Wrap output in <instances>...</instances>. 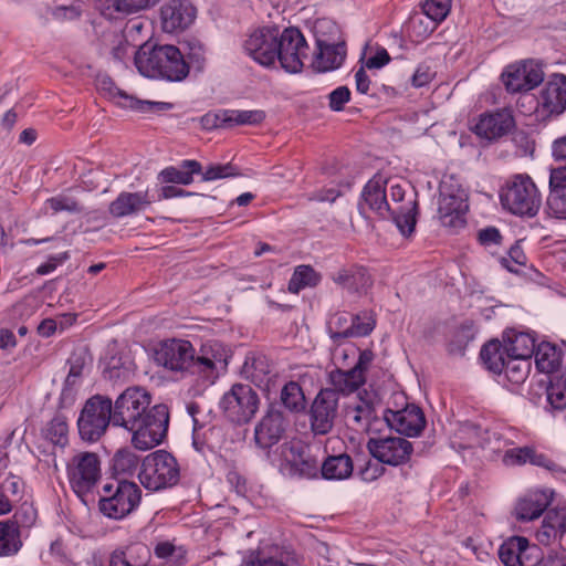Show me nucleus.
I'll return each instance as SVG.
<instances>
[{
	"mask_svg": "<svg viewBox=\"0 0 566 566\" xmlns=\"http://www.w3.org/2000/svg\"><path fill=\"white\" fill-rule=\"evenodd\" d=\"M150 403V395L139 387L127 388L112 402L113 426L130 432L133 446L143 451L160 444L169 424L168 407Z\"/></svg>",
	"mask_w": 566,
	"mask_h": 566,
	"instance_id": "1",
	"label": "nucleus"
},
{
	"mask_svg": "<svg viewBox=\"0 0 566 566\" xmlns=\"http://www.w3.org/2000/svg\"><path fill=\"white\" fill-rule=\"evenodd\" d=\"M134 61L138 72L150 78L179 82L189 74V65L175 45L144 44L135 53Z\"/></svg>",
	"mask_w": 566,
	"mask_h": 566,
	"instance_id": "2",
	"label": "nucleus"
},
{
	"mask_svg": "<svg viewBox=\"0 0 566 566\" xmlns=\"http://www.w3.org/2000/svg\"><path fill=\"white\" fill-rule=\"evenodd\" d=\"M142 500V490L130 481L122 480L103 485L98 501L99 512L111 520L119 521L133 513Z\"/></svg>",
	"mask_w": 566,
	"mask_h": 566,
	"instance_id": "3",
	"label": "nucleus"
},
{
	"mask_svg": "<svg viewBox=\"0 0 566 566\" xmlns=\"http://www.w3.org/2000/svg\"><path fill=\"white\" fill-rule=\"evenodd\" d=\"M138 478L147 490L159 491L178 483L180 468L171 453L157 450L145 457Z\"/></svg>",
	"mask_w": 566,
	"mask_h": 566,
	"instance_id": "4",
	"label": "nucleus"
},
{
	"mask_svg": "<svg viewBox=\"0 0 566 566\" xmlns=\"http://www.w3.org/2000/svg\"><path fill=\"white\" fill-rule=\"evenodd\" d=\"M501 200L504 208L521 217L536 216L542 203L541 193L527 175L514 176L509 181Z\"/></svg>",
	"mask_w": 566,
	"mask_h": 566,
	"instance_id": "5",
	"label": "nucleus"
},
{
	"mask_svg": "<svg viewBox=\"0 0 566 566\" xmlns=\"http://www.w3.org/2000/svg\"><path fill=\"white\" fill-rule=\"evenodd\" d=\"M66 473L72 490L78 496H85L102 478L101 457L95 452L78 451L67 461Z\"/></svg>",
	"mask_w": 566,
	"mask_h": 566,
	"instance_id": "6",
	"label": "nucleus"
},
{
	"mask_svg": "<svg viewBox=\"0 0 566 566\" xmlns=\"http://www.w3.org/2000/svg\"><path fill=\"white\" fill-rule=\"evenodd\" d=\"M113 424L112 400L96 395L84 405L77 420L78 433L84 441L95 442Z\"/></svg>",
	"mask_w": 566,
	"mask_h": 566,
	"instance_id": "7",
	"label": "nucleus"
},
{
	"mask_svg": "<svg viewBox=\"0 0 566 566\" xmlns=\"http://www.w3.org/2000/svg\"><path fill=\"white\" fill-rule=\"evenodd\" d=\"M468 195L453 178L443 179L439 187L438 216L441 224L447 228H461L465 224Z\"/></svg>",
	"mask_w": 566,
	"mask_h": 566,
	"instance_id": "8",
	"label": "nucleus"
},
{
	"mask_svg": "<svg viewBox=\"0 0 566 566\" xmlns=\"http://www.w3.org/2000/svg\"><path fill=\"white\" fill-rule=\"evenodd\" d=\"M259 407V395L245 384L232 385L220 400V408L226 418L238 424L248 423L255 416Z\"/></svg>",
	"mask_w": 566,
	"mask_h": 566,
	"instance_id": "9",
	"label": "nucleus"
},
{
	"mask_svg": "<svg viewBox=\"0 0 566 566\" xmlns=\"http://www.w3.org/2000/svg\"><path fill=\"white\" fill-rule=\"evenodd\" d=\"M390 199L394 203L389 217H392L402 235H410L416 227L417 193L407 182L389 180Z\"/></svg>",
	"mask_w": 566,
	"mask_h": 566,
	"instance_id": "10",
	"label": "nucleus"
},
{
	"mask_svg": "<svg viewBox=\"0 0 566 566\" xmlns=\"http://www.w3.org/2000/svg\"><path fill=\"white\" fill-rule=\"evenodd\" d=\"M281 470L292 476L313 478L317 475L319 462L311 455L310 448L298 440L285 442L279 448Z\"/></svg>",
	"mask_w": 566,
	"mask_h": 566,
	"instance_id": "11",
	"label": "nucleus"
},
{
	"mask_svg": "<svg viewBox=\"0 0 566 566\" xmlns=\"http://www.w3.org/2000/svg\"><path fill=\"white\" fill-rule=\"evenodd\" d=\"M276 48V60L280 61L282 69L289 73L302 71L308 46L298 29L287 28L283 32L279 31Z\"/></svg>",
	"mask_w": 566,
	"mask_h": 566,
	"instance_id": "12",
	"label": "nucleus"
},
{
	"mask_svg": "<svg viewBox=\"0 0 566 566\" xmlns=\"http://www.w3.org/2000/svg\"><path fill=\"white\" fill-rule=\"evenodd\" d=\"M367 449L376 460L392 467L406 464L413 452L412 443L402 437L370 438Z\"/></svg>",
	"mask_w": 566,
	"mask_h": 566,
	"instance_id": "13",
	"label": "nucleus"
},
{
	"mask_svg": "<svg viewBox=\"0 0 566 566\" xmlns=\"http://www.w3.org/2000/svg\"><path fill=\"white\" fill-rule=\"evenodd\" d=\"M155 360L170 370L195 374V349L188 340L163 342L155 352Z\"/></svg>",
	"mask_w": 566,
	"mask_h": 566,
	"instance_id": "14",
	"label": "nucleus"
},
{
	"mask_svg": "<svg viewBox=\"0 0 566 566\" xmlns=\"http://www.w3.org/2000/svg\"><path fill=\"white\" fill-rule=\"evenodd\" d=\"M338 413V395L329 388L322 389L310 409V424L314 434L332 431Z\"/></svg>",
	"mask_w": 566,
	"mask_h": 566,
	"instance_id": "15",
	"label": "nucleus"
},
{
	"mask_svg": "<svg viewBox=\"0 0 566 566\" xmlns=\"http://www.w3.org/2000/svg\"><path fill=\"white\" fill-rule=\"evenodd\" d=\"M277 28H261L249 34L243 42V50L253 61L269 67L276 61Z\"/></svg>",
	"mask_w": 566,
	"mask_h": 566,
	"instance_id": "16",
	"label": "nucleus"
},
{
	"mask_svg": "<svg viewBox=\"0 0 566 566\" xmlns=\"http://www.w3.org/2000/svg\"><path fill=\"white\" fill-rule=\"evenodd\" d=\"M502 81L511 93L527 92L544 81L542 65L535 61L509 65L502 74Z\"/></svg>",
	"mask_w": 566,
	"mask_h": 566,
	"instance_id": "17",
	"label": "nucleus"
},
{
	"mask_svg": "<svg viewBox=\"0 0 566 566\" xmlns=\"http://www.w3.org/2000/svg\"><path fill=\"white\" fill-rule=\"evenodd\" d=\"M196 8L189 0H168L160 8L161 29L166 33H179L196 19Z\"/></svg>",
	"mask_w": 566,
	"mask_h": 566,
	"instance_id": "18",
	"label": "nucleus"
},
{
	"mask_svg": "<svg viewBox=\"0 0 566 566\" xmlns=\"http://www.w3.org/2000/svg\"><path fill=\"white\" fill-rule=\"evenodd\" d=\"M230 350L218 340H208L202 344L200 353L195 356V374L205 377L213 376L226 370Z\"/></svg>",
	"mask_w": 566,
	"mask_h": 566,
	"instance_id": "19",
	"label": "nucleus"
},
{
	"mask_svg": "<svg viewBox=\"0 0 566 566\" xmlns=\"http://www.w3.org/2000/svg\"><path fill=\"white\" fill-rule=\"evenodd\" d=\"M384 419L391 429L407 437L419 436L426 427L423 411L416 405H407L399 410L388 409Z\"/></svg>",
	"mask_w": 566,
	"mask_h": 566,
	"instance_id": "20",
	"label": "nucleus"
},
{
	"mask_svg": "<svg viewBox=\"0 0 566 566\" xmlns=\"http://www.w3.org/2000/svg\"><path fill=\"white\" fill-rule=\"evenodd\" d=\"M287 422L282 411L270 408L254 428V441L261 449H270L283 437Z\"/></svg>",
	"mask_w": 566,
	"mask_h": 566,
	"instance_id": "21",
	"label": "nucleus"
},
{
	"mask_svg": "<svg viewBox=\"0 0 566 566\" xmlns=\"http://www.w3.org/2000/svg\"><path fill=\"white\" fill-rule=\"evenodd\" d=\"M385 180L381 176H374L361 191V200L358 208L361 213L368 208L381 218H388L391 211V205L387 199Z\"/></svg>",
	"mask_w": 566,
	"mask_h": 566,
	"instance_id": "22",
	"label": "nucleus"
},
{
	"mask_svg": "<svg viewBox=\"0 0 566 566\" xmlns=\"http://www.w3.org/2000/svg\"><path fill=\"white\" fill-rule=\"evenodd\" d=\"M244 377L262 390L270 391L275 385L277 371L272 361L264 355L247 357L242 368Z\"/></svg>",
	"mask_w": 566,
	"mask_h": 566,
	"instance_id": "23",
	"label": "nucleus"
},
{
	"mask_svg": "<svg viewBox=\"0 0 566 566\" xmlns=\"http://www.w3.org/2000/svg\"><path fill=\"white\" fill-rule=\"evenodd\" d=\"M514 127V118L510 111L501 109L480 117L475 125L476 135L489 140L506 135Z\"/></svg>",
	"mask_w": 566,
	"mask_h": 566,
	"instance_id": "24",
	"label": "nucleus"
},
{
	"mask_svg": "<svg viewBox=\"0 0 566 566\" xmlns=\"http://www.w3.org/2000/svg\"><path fill=\"white\" fill-rule=\"evenodd\" d=\"M151 202L148 190L137 192L123 191L111 202L108 212L114 218H124L144 211Z\"/></svg>",
	"mask_w": 566,
	"mask_h": 566,
	"instance_id": "25",
	"label": "nucleus"
},
{
	"mask_svg": "<svg viewBox=\"0 0 566 566\" xmlns=\"http://www.w3.org/2000/svg\"><path fill=\"white\" fill-rule=\"evenodd\" d=\"M377 412L371 401L357 398L345 409L347 426L357 432H368L374 421H377Z\"/></svg>",
	"mask_w": 566,
	"mask_h": 566,
	"instance_id": "26",
	"label": "nucleus"
},
{
	"mask_svg": "<svg viewBox=\"0 0 566 566\" xmlns=\"http://www.w3.org/2000/svg\"><path fill=\"white\" fill-rule=\"evenodd\" d=\"M541 105L552 114L559 115L566 109V75L554 74L541 93Z\"/></svg>",
	"mask_w": 566,
	"mask_h": 566,
	"instance_id": "27",
	"label": "nucleus"
},
{
	"mask_svg": "<svg viewBox=\"0 0 566 566\" xmlns=\"http://www.w3.org/2000/svg\"><path fill=\"white\" fill-rule=\"evenodd\" d=\"M535 343L532 334L511 329L505 333L504 350L511 360L527 361L534 354Z\"/></svg>",
	"mask_w": 566,
	"mask_h": 566,
	"instance_id": "28",
	"label": "nucleus"
},
{
	"mask_svg": "<svg viewBox=\"0 0 566 566\" xmlns=\"http://www.w3.org/2000/svg\"><path fill=\"white\" fill-rule=\"evenodd\" d=\"M317 53L313 61V67L318 72H327L338 69L346 56L344 43H327L317 40Z\"/></svg>",
	"mask_w": 566,
	"mask_h": 566,
	"instance_id": "29",
	"label": "nucleus"
},
{
	"mask_svg": "<svg viewBox=\"0 0 566 566\" xmlns=\"http://www.w3.org/2000/svg\"><path fill=\"white\" fill-rule=\"evenodd\" d=\"M551 500L545 491H534L521 499L516 505V517L520 521H532L539 517Z\"/></svg>",
	"mask_w": 566,
	"mask_h": 566,
	"instance_id": "30",
	"label": "nucleus"
},
{
	"mask_svg": "<svg viewBox=\"0 0 566 566\" xmlns=\"http://www.w3.org/2000/svg\"><path fill=\"white\" fill-rule=\"evenodd\" d=\"M563 170H566V167L555 168L551 172V191L547 198V207L556 218L566 219V181L556 179V174Z\"/></svg>",
	"mask_w": 566,
	"mask_h": 566,
	"instance_id": "31",
	"label": "nucleus"
},
{
	"mask_svg": "<svg viewBox=\"0 0 566 566\" xmlns=\"http://www.w3.org/2000/svg\"><path fill=\"white\" fill-rule=\"evenodd\" d=\"M333 281L349 292H359L370 284V277L363 266L343 268L333 275Z\"/></svg>",
	"mask_w": 566,
	"mask_h": 566,
	"instance_id": "32",
	"label": "nucleus"
},
{
	"mask_svg": "<svg viewBox=\"0 0 566 566\" xmlns=\"http://www.w3.org/2000/svg\"><path fill=\"white\" fill-rule=\"evenodd\" d=\"M528 546V539L525 537H510L500 546L499 557L505 566H525L524 557Z\"/></svg>",
	"mask_w": 566,
	"mask_h": 566,
	"instance_id": "33",
	"label": "nucleus"
},
{
	"mask_svg": "<svg viewBox=\"0 0 566 566\" xmlns=\"http://www.w3.org/2000/svg\"><path fill=\"white\" fill-rule=\"evenodd\" d=\"M329 381L333 386L331 389L335 390L337 395L338 392L349 395L365 384L366 377L360 374V371L354 370L353 368L348 370L337 368L331 371Z\"/></svg>",
	"mask_w": 566,
	"mask_h": 566,
	"instance_id": "34",
	"label": "nucleus"
},
{
	"mask_svg": "<svg viewBox=\"0 0 566 566\" xmlns=\"http://www.w3.org/2000/svg\"><path fill=\"white\" fill-rule=\"evenodd\" d=\"M322 475L327 480H344L353 473L352 458L346 454L328 457L322 464L319 463Z\"/></svg>",
	"mask_w": 566,
	"mask_h": 566,
	"instance_id": "35",
	"label": "nucleus"
},
{
	"mask_svg": "<svg viewBox=\"0 0 566 566\" xmlns=\"http://www.w3.org/2000/svg\"><path fill=\"white\" fill-rule=\"evenodd\" d=\"M201 165L196 160H184L180 168L167 167L159 172V179L166 184L190 185L193 175L200 172Z\"/></svg>",
	"mask_w": 566,
	"mask_h": 566,
	"instance_id": "36",
	"label": "nucleus"
},
{
	"mask_svg": "<svg viewBox=\"0 0 566 566\" xmlns=\"http://www.w3.org/2000/svg\"><path fill=\"white\" fill-rule=\"evenodd\" d=\"M533 355L536 367L542 373H553L560 366L562 353L554 344L542 342L535 347Z\"/></svg>",
	"mask_w": 566,
	"mask_h": 566,
	"instance_id": "37",
	"label": "nucleus"
},
{
	"mask_svg": "<svg viewBox=\"0 0 566 566\" xmlns=\"http://www.w3.org/2000/svg\"><path fill=\"white\" fill-rule=\"evenodd\" d=\"M474 436L479 437V446L488 452V455L492 459L500 455L510 446V442L504 436L496 430H480L475 427H470Z\"/></svg>",
	"mask_w": 566,
	"mask_h": 566,
	"instance_id": "38",
	"label": "nucleus"
},
{
	"mask_svg": "<svg viewBox=\"0 0 566 566\" xmlns=\"http://www.w3.org/2000/svg\"><path fill=\"white\" fill-rule=\"evenodd\" d=\"M451 9V0H426L422 6L423 14L431 20V25H426L423 31H419V36L429 35L436 28L437 23L443 21Z\"/></svg>",
	"mask_w": 566,
	"mask_h": 566,
	"instance_id": "39",
	"label": "nucleus"
},
{
	"mask_svg": "<svg viewBox=\"0 0 566 566\" xmlns=\"http://www.w3.org/2000/svg\"><path fill=\"white\" fill-rule=\"evenodd\" d=\"M280 401L292 413L303 412L306 408L305 395L296 381H289L282 387Z\"/></svg>",
	"mask_w": 566,
	"mask_h": 566,
	"instance_id": "40",
	"label": "nucleus"
},
{
	"mask_svg": "<svg viewBox=\"0 0 566 566\" xmlns=\"http://www.w3.org/2000/svg\"><path fill=\"white\" fill-rule=\"evenodd\" d=\"M505 350L502 349L501 344L497 340H492L485 344L481 349V358L489 370L494 374H501L503 368L509 367V361L504 358Z\"/></svg>",
	"mask_w": 566,
	"mask_h": 566,
	"instance_id": "41",
	"label": "nucleus"
},
{
	"mask_svg": "<svg viewBox=\"0 0 566 566\" xmlns=\"http://www.w3.org/2000/svg\"><path fill=\"white\" fill-rule=\"evenodd\" d=\"M321 274L311 265H298L295 268L289 281V291L297 294L305 287H314L321 282Z\"/></svg>",
	"mask_w": 566,
	"mask_h": 566,
	"instance_id": "42",
	"label": "nucleus"
},
{
	"mask_svg": "<svg viewBox=\"0 0 566 566\" xmlns=\"http://www.w3.org/2000/svg\"><path fill=\"white\" fill-rule=\"evenodd\" d=\"M375 317L373 312L363 311L356 315H350L349 328L342 331L337 335L343 337H361L370 334L375 327Z\"/></svg>",
	"mask_w": 566,
	"mask_h": 566,
	"instance_id": "43",
	"label": "nucleus"
},
{
	"mask_svg": "<svg viewBox=\"0 0 566 566\" xmlns=\"http://www.w3.org/2000/svg\"><path fill=\"white\" fill-rule=\"evenodd\" d=\"M227 127H233L237 125H258L265 119V113L262 109H224L222 111Z\"/></svg>",
	"mask_w": 566,
	"mask_h": 566,
	"instance_id": "44",
	"label": "nucleus"
},
{
	"mask_svg": "<svg viewBox=\"0 0 566 566\" xmlns=\"http://www.w3.org/2000/svg\"><path fill=\"white\" fill-rule=\"evenodd\" d=\"M20 547V533L15 524L0 522V556L13 555Z\"/></svg>",
	"mask_w": 566,
	"mask_h": 566,
	"instance_id": "45",
	"label": "nucleus"
},
{
	"mask_svg": "<svg viewBox=\"0 0 566 566\" xmlns=\"http://www.w3.org/2000/svg\"><path fill=\"white\" fill-rule=\"evenodd\" d=\"M139 465L138 455L128 449L118 450L112 460V469L115 474L133 475Z\"/></svg>",
	"mask_w": 566,
	"mask_h": 566,
	"instance_id": "46",
	"label": "nucleus"
},
{
	"mask_svg": "<svg viewBox=\"0 0 566 566\" xmlns=\"http://www.w3.org/2000/svg\"><path fill=\"white\" fill-rule=\"evenodd\" d=\"M69 424L64 415L57 413L45 427L44 437L55 446L67 443Z\"/></svg>",
	"mask_w": 566,
	"mask_h": 566,
	"instance_id": "47",
	"label": "nucleus"
},
{
	"mask_svg": "<svg viewBox=\"0 0 566 566\" xmlns=\"http://www.w3.org/2000/svg\"><path fill=\"white\" fill-rule=\"evenodd\" d=\"M159 0H105L106 10L113 9L119 14H132L154 6Z\"/></svg>",
	"mask_w": 566,
	"mask_h": 566,
	"instance_id": "48",
	"label": "nucleus"
},
{
	"mask_svg": "<svg viewBox=\"0 0 566 566\" xmlns=\"http://www.w3.org/2000/svg\"><path fill=\"white\" fill-rule=\"evenodd\" d=\"M95 84L104 96L115 101L122 107H125L124 97H132V95L118 88L107 74H98Z\"/></svg>",
	"mask_w": 566,
	"mask_h": 566,
	"instance_id": "49",
	"label": "nucleus"
},
{
	"mask_svg": "<svg viewBox=\"0 0 566 566\" xmlns=\"http://www.w3.org/2000/svg\"><path fill=\"white\" fill-rule=\"evenodd\" d=\"M124 98L125 108L140 113H163L172 108V104L167 102L142 101L134 96Z\"/></svg>",
	"mask_w": 566,
	"mask_h": 566,
	"instance_id": "50",
	"label": "nucleus"
},
{
	"mask_svg": "<svg viewBox=\"0 0 566 566\" xmlns=\"http://www.w3.org/2000/svg\"><path fill=\"white\" fill-rule=\"evenodd\" d=\"M500 263L513 273H516L520 266L526 264V255L518 241L510 248L506 256L500 259Z\"/></svg>",
	"mask_w": 566,
	"mask_h": 566,
	"instance_id": "51",
	"label": "nucleus"
},
{
	"mask_svg": "<svg viewBox=\"0 0 566 566\" xmlns=\"http://www.w3.org/2000/svg\"><path fill=\"white\" fill-rule=\"evenodd\" d=\"M547 401L554 410L566 409V381L558 380L549 385Z\"/></svg>",
	"mask_w": 566,
	"mask_h": 566,
	"instance_id": "52",
	"label": "nucleus"
},
{
	"mask_svg": "<svg viewBox=\"0 0 566 566\" xmlns=\"http://www.w3.org/2000/svg\"><path fill=\"white\" fill-rule=\"evenodd\" d=\"M46 207H49L54 213L60 211H66L70 213H78L82 211L80 205L73 198L66 196H56L46 200Z\"/></svg>",
	"mask_w": 566,
	"mask_h": 566,
	"instance_id": "53",
	"label": "nucleus"
},
{
	"mask_svg": "<svg viewBox=\"0 0 566 566\" xmlns=\"http://www.w3.org/2000/svg\"><path fill=\"white\" fill-rule=\"evenodd\" d=\"M0 490L14 502L20 497L22 493V482L20 478L11 473L1 474Z\"/></svg>",
	"mask_w": 566,
	"mask_h": 566,
	"instance_id": "54",
	"label": "nucleus"
},
{
	"mask_svg": "<svg viewBox=\"0 0 566 566\" xmlns=\"http://www.w3.org/2000/svg\"><path fill=\"white\" fill-rule=\"evenodd\" d=\"M533 453V449L531 448H515V449H506L503 455V462L506 465H521L530 462Z\"/></svg>",
	"mask_w": 566,
	"mask_h": 566,
	"instance_id": "55",
	"label": "nucleus"
},
{
	"mask_svg": "<svg viewBox=\"0 0 566 566\" xmlns=\"http://www.w3.org/2000/svg\"><path fill=\"white\" fill-rule=\"evenodd\" d=\"M350 326V314L343 312L334 315L331 322V337L336 342L344 339L342 335H337L342 331L349 328Z\"/></svg>",
	"mask_w": 566,
	"mask_h": 566,
	"instance_id": "56",
	"label": "nucleus"
},
{
	"mask_svg": "<svg viewBox=\"0 0 566 566\" xmlns=\"http://www.w3.org/2000/svg\"><path fill=\"white\" fill-rule=\"evenodd\" d=\"M235 168L230 164L224 165H213L207 168L203 172L202 178L206 181L216 180L220 178H226L230 176H234Z\"/></svg>",
	"mask_w": 566,
	"mask_h": 566,
	"instance_id": "57",
	"label": "nucleus"
},
{
	"mask_svg": "<svg viewBox=\"0 0 566 566\" xmlns=\"http://www.w3.org/2000/svg\"><path fill=\"white\" fill-rule=\"evenodd\" d=\"M69 363H70V370H69L65 381L67 384L77 385V381L83 374V369L85 366V358L82 355L74 354L69 359Z\"/></svg>",
	"mask_w": 566,
	"mask_h": 566,
	"instance_id": "58",
	"label": "nucleus"
},
{
	"mask_svg": "<svg viewBox=\"0 0 566 566\" xmlns=\"http://www.w3.org/2000/svg\"><path fill=\"white\" fill-rule=\"evenodd\" d=\"M350 91L347 86H339L329 93V107L335 112H339L344 108V105L349 101Z\"/></svg>",
	"mask_w": 566,
	"mask_h": 566,
	"instance_id": "59",
	"label": "nucleus"
},
{
	"mask_svg": "<svg viewBox=\"0 0 566 566\" xmlns=\"http://www.w3.org/2000/svg\"><path fill=\"white\" fill-rule=\"evenodd\" d=\"M478 241L484 248H492L502 243V235L495 227H488L478 232Z\"/></svg>",
	"mask_w": 566,
	"mask_h": 566,
	"instance_id": "60",
	"label": "nucleus"
},
{
	"mask_svg": "<svg viewBox=\"0 0 566 566\" xmlns=\"http://www.w3.org/2000/svg\"><path fill=\"white\" fill-rule=\"evenodd\" d=\"M222 111L217 113H207L200 118V124L205 129L227 128V122L223 120Z\"/></svg>",
	"mask_w": 566,
	"mask_h": 566,
	"instance_id": "61",
	"label": "nucleus"
},
{
	"mask_svg": "<svg viewBox=\"0 0 566 566\" xmlns=\"http://www.w3.org/2000/svg\"><path fill=\"white\" fill-rule=\"evenodd\" d=\"M390 61V56L386 49H379L374 56H370L365 62V66L369 70L371 69H380L388 64Z\"/></svg>",
	"mask_w": 566,
	"mask_h": 566,
	"instance_id": "62",
	"label": "nucleus"
},
{
	"mask_svg": "<svg viewBox=\"0 0 566 566\" xmlns=\"http://www.w3.org/2000/svg\"><path fill=\"white\" fill-rule=\"evenodd\" d=\"M339 196V191L334 188L315 191L308 196L310 201L334 202Z\"/></svg>",
	"mask_w": 566,
	"mask_h": 566,
	"instance_id": "63",
	"label": "nucleus"
},
{
	"mask_svg": "<svg viewBox=\"0 0 566 566\" xmlns=\"http://www.w3.org/2000/svg\"><path fill=\"white\" fill-rule=\"evenodd\" d=\"M241 566H287L282 560L274 557H256L243 562Z\"/></svg>",
	"mask_w": 566,
	"mask_h": 566,
	"instance_id": "64",
	"label": "nucleus"
}]
</instances>
